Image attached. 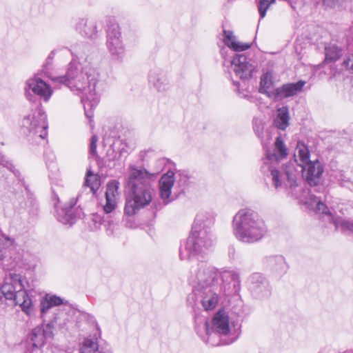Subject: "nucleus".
Segmentation results:
<instances>
[{
  "label": "nucleus",
  "instance_id": "11",
  "mask_svg": "<svg viewBox=\"0 0 353 353\" xmlns=\"http://www.w3.org/2000/svg\"><path fill=\"white\" fill-rule=\"evenodd\" d=\"M25 90L27 99L31 101L34 100V94L39 96L45 101H48L52 94L50 86L40 78L37 77L30 79L26 81Z\"/></svg>",
  "mask_w": 353,
  "mask_h": 353
},
{
  "label": "nucleus",
  "instance_id": "16",
  "mask_svg": "<svg viewBox=\"0 0 353 353\" xmlns=\"http://www.w3.org/2000/svg\"><path fill=\"white\" fill-rule=\"evenodd\" d=\"M305 85V81L302 80L296 83L284 84L272 91V95H274L273 99L276 101L293 97L301 92Z\"/></svg>",
  "mask_w": 353,
  "mask_h": 353
},
{
  "label": "nucleus",
  "instance_id": "43",
  "mask_svg": "<svg viewBox=\"0 0 353 353\" xmlns=\"http://www.w3.org/2000/svg\"><path fill=\"white\" fill-rule=\"evenodd\" d=\"M5 167L8 168L10 170L12 171L16 176H19V172L18 170H13L14 166L12 163L6 162V163H1Z\"/></svg>",
  "mask_w": 353,
  "mask_h": 353
},
{
  "label": "nucleus",
  "instance_id": "17",
  "mask_svg": "<svg viewBox=\"0 0 353 353\" xmlns=\"http://www.w3.org/2000/svg\"><path fill=\"white\" fill-rule=\"evenodd\" d=\"M17 286V292H15L16 294H14V297L11 301H14V305H19L21 307L22 311L29 316L32 312V300L24 290L23 283Z\"/></svg>",
  "mask_w": 353,
  "mask_h": 353
},
{
  "label": "nucleus",
  "instance_id": "14",
  "mask_svg": "<svg viewBox=\"0 0 353 353\" xmlns=\"http://www.w3.org/2000/svg\"><path fill=\"white\" fill-rule=\"evenodd\" d=\"M79 353H112L109 346L96 334L90 336L80 345Z\"/></svg>",
  "mask_w": 353,
  "mask_h": 353
},
{
  "label": "nucleus",
  "instance_id": "19",
  "mask_svg": "<svg viewBox=\"0 0 353 353\" xmlns=\"http://www.w3.org/2000/svg\"><path fill=\"white\" fill-rule=\"evenodd\" d=\"M97 24L92 19L82 18L76 25V30L83 37L94 39L98 36Z\"/></svg>",
  "mask_w": 353,
  "mask_h": 353
},
{
  "label": "nucleus",
  "instance_id": "30",
  "mask_svg": "<svg viewBox=\"0 0 353 353\" xmlns=\"http://www.w3.org/2000/svg\"><path fill=\"white\" fill-rule=\"evenodd\" d=\"M289 112L287 107H282L278 110L277 117L274 121L275 126L280 130H285L289 125Z\"/></svg>",
  "mask_w": 353,
  "mask_h": 353
},
{
  "label": "nucleus",
  "instance_id": "38",
  "mask_svg": "<svg viewBox=\"0 0 353 353\" xmlns=\"http://www.w3.org/2000/svg\"><path fill=\"white\" fill-rule=\"evenodd\" d=\"M105 204L103 206V210L105 214L112 212L117 207L116 199L105 197Z\"/></svg>",
  "mask_w": 353,
  "mask_h": 353
},
{
  "label": "nucleus",
  "instance_id": "48",
  "mask_svg": "<svg viewBox=\"0 0 353 353\" xmlns=\"http://www.w3.org/2000/svg\"><path fill=\"white\" fill-rule=\"evenodd\" d=\"M339 174H340V176H336V177L338 178V180H339V181H346L343 178V173H341V172H340V173H339Z\"/></svg>",
  "mask_w": 353,
  "mask_h": 353
},
{
  "label": "nucleus",
  "instance_id": "22",
  "mask_svg": "<svg viewBox=\"0 0 353 353\" xmlns=\"http://www.w3.org/2000/svg\"><path fill=\"white\" fill-rule=\"evenodd\" d=\"M21 284L22 281L20 275H11L10 279H8V281H6L0 288L4 294L6 299L11 301V299L14 297V294H16L15 292H17V285Z\"/></svg>",
  "mask_w": 353,
  "mask_h": 353
},
{
  "label": "nucleus",
  "instance_id": "33",
  "mask_svg": "<svg viewBox=\"0 0 353 353\" xmlns=\"http://www.w3.org/2000/svg\"><path fill=\"white\" fill-rule=\"evenodd\" d=\"M341 48H338L335 44H327L325 47V61H335L338 60L341 56Z\"/></svg>",
  "mask_w": 353,
  "mask_h": 353
},
{
  "label": "nucleus",
  "instance_id": "12",
  "mask_svg": "<svg viewBox=\"0 0 353 353\" xmlns=\"http://www.w3.org/2000/svg\"><path fill=\"white\" fill-rule=\"evenodd\" d=\"M106 46L112 56L119 58L123 55L125 49L120 28L117 23L110 22L108 26Z\"/></svg>",
  "mask_w": 353,
  "mask_h": 353
},
{
  "label": "nucleus",
  "instance_id": "13",
  "mask_svg": "<svg viewBox=\"0 0 353 353\" xmlns=\"http://www.w3.org/2000/svg\"><path fill=\"white\" fill-rule=\"evenodd\" d=\"M222 285L219 284L220 290H223L228 294H235L240 290L239 274L234 270H223L218 272Z\"/></svg>",
  "mask_w": 353,
  "mask_h": 353
},
{
  "label": "nucleus",
  "instance_id": "41",
  "mask_svg": "<svg viewBox=\"0 0 353 353\" xmlns=\"http://www.w3.org/2000/svg\"><path fill=\"white\" fill-rule=\"evenodd\" d=\"M54 56H55V51L54 50L51 51L50 53L49 54V55L48 56V57L46 60V62L43 65V70H47V67L52 64V60H53Z\"/></svg>",
  "mask_w": 353,
  "mask_h": 353
},
{
  "label": "nucleus",
  "instance_id": "26",
  "mask_svg": "<svg viewBox=\"0 0 353 353\" xmlns=\"http://www.w3.org/2000/svg\"><path fill=\"white\" fill-rule=\"evenodd\" d=\"M75 202H71L68 207L62 208L58 212V220L65 225H72L75 222L73 206Z\"/></svg>",
  "mask_w": 353,
  "mask_h": 353
},
{
  "label": "nucleus",
  "instance_id": "44",
  "mask_svg": "<svg viewBox=\"0 0 353 353\" xmlns=\"http://www.w3.org/2000/svg\"><path fill=\"white\" fill-rule=\"evenodd\" d=\"M51 190H52V199L54 200H57L59 202V199L58 197L57 194L55 192V190H54V188L53 186L51 188Z\"/></svg>",
  "mask_w": 353,
  "mask_h": 353
},
{
  "label": "nucleus",
  "instance_id": "10",
  "mask_svg": "<svg viewBox=\"0 0 353 353\" xmlns=\"http://www.w3.org/2000/svg\"><path fill=\"white\" fill-rule=\"evenodd\" d=\"M230 66L236 76L242 80L250 79L255 70L253 61L244 53L236 54L230 61Z\"/></svg>",
  "mask_w": 353,
  "mask_h": 353
},
{
  "label": "nucleus",
  "instance_id": "45",
  "mask_svg": "<svg viewBox=\"0 0 353 353\" xmlns=\"http://www.w3.org/2000/svg\"><path fill=\"white\" fill-rule=\"evenodd\" d=\"M7 299H6V296L3 293L2 290L0 289V304L4 303Z\"/></svg>",
  "mask_w": 353,
  "mask_h": 353
},
{
  "label": "nucleus",
  "instance_id": "28",
  "mask_svg": "<svg viewBox=\"0 0 353 353\" xmlns=\"http://www.w3.org/2000/svg\"><path fill=\"white\" fill-rule=\"evenodd\" d=\"M273 85V77L270 72L264 73L261 77L259 92L262 94H266L270 98H274L272 91L270 90Z\"/></svg>",
  "mask_w": 353,
  "mask_h": 353
},
{
  "label": "nucleus",
  "instance_id": "5",
  "mask_svg": "<svg viewBox=\"0 0 353 353\" xmlns=\"http://www.w3.org/2000/svg\"><path fill=\"white\" fill-rule=\"evenodd\" d=\"M213 245L212 234L203 219L197 216L194 222L191 234L184 247L180 249L181 260H189L193 257H201L207 254Z\"/></svg>",
  "mask_w": 353,
  "mask_h": 353
},
{
  "label": "nucleus",
  "instance_id": "42",
  "mask_svg": "<svg viewBox=\"0 0 353 353\" xmlns=\"http://www.w3.org/2000/svg\"><path fill=\"white\" fill-rule=\"evenodd\" d=\"M275 260H276V262L278 266H279V268L281 270H283V271H285L286 264L284 261L283 258L281 256H279V257H277Z\"/></svg>",
  "mask_w": 353,
  "mask_h": 353
},
{
  "label": "nucleus",
  "instance_id": "36",
  "mask_svg": "<svg viewBox=\"0 0 353 353\" xmlns=\"http://www.w3.org/2000/svg\"><path fill=\"white\" fill-rule=\"evenodd\" d=\"M253 129L257 137L261 140L262 144L265 146L270 141V136L268 132H266L267 139H263V125L262 121L259 119H255L253 121Z\"/></svg>",
  "mask_w": 353,
  "mask_h": 353
},
{
  "label": "nucleus",
  "instance_id": "21",
  "mask_svg": "<svg viewBox=\"0 0 353 353\" xmlns=\"http://www.w3.org/2000/svg\"><path fill=\"white\" fill-rule=\"evenodd\" d=\"M213 330L222 335H226L230 332L229 318L223 310H219L212 319Z\"/></svg>",
  "mask_w": 353,
  "mask_h": 353
},
{
  "label": "nucleus",
  "instance_id": "6",
  "mask_svg": "<svg viewBox=\"0 0 353 353\" xmlns=\"http://www.w3.org/2000/svg\"><path fill=\"white\" fill-rule=\"evenodd\" d=\"M296 151L299 158L301 171L303 176L310 186H314L313 192H320L323 186H318L324 169L322 163L318 160L310 161V151L305 144L301 141L297 142Z\"/></svg>",
  "mask_w": 353,
  "mask_h": 353
},
{
  "label": "nucleus",
  "instance_id": "31",
  "mask_svg": "<svg viewBox=\"0 0 353 353\" xmlns=\"http://www.w3.org/2000/svg\"><path fill=\"white\" fill-rule=\"evenodd\" d=\"M99 180L98 179L97 176L93 174L91 171L88 170L83 183V188L85 190L88 188L89 192L94 194L99 189Z\"/></svg>",
  "mask_w": 353,
  "mask_h": 353
},
{
  "label": "nucleus",
  "instance_id": "49",
  "mask_svg": "<svg viewBox=\"0 0 353 353\" xmlns=\"http://www.w3.org/2000/svg\"><path fill=\"white\" fill-rule=\"evenodd\" d=\"M233 83H234V84L235 85H236L237 87H239V82L234 81Z\"/></svg>",
  "mask_w": 353,
  "mask_h": 353
},
{
  "label": "nucleus",
  "instance_id": "3",
  "mask_svg": "<svg viewBox=\"0 0 353 353\" xmlns=\"http://www.w3.org/2000/svg\"><path fill=\"white\" fill-rule=\"evenodd\" d=\"M157 175L143 167L131 166L127 185L130 192V199L125 205V214L132 216L140 209L149 205L152 201L154 189L152 183Z\"/></svg>",
  "mask_w": 353,
  "mask_h": 353
},
{
  "label": "nucleus",
  "instance_id": "34",
  "mask_svg": "<svg viewBox=\"0 0 353 353\" xmlns=\"http://www.w3.org/2000/svg\"><path fill=\"white\" fill-rule=\"evenodd\" d=\"M333 223L336 230H341L344 233H353V221L343 219L342 218H336Z\"/></svg>",
  "mask_w": 353,
  "mask_h": 353
},
{
  "label": "nucleus",
  "instance_id": "37",
  "mask_svg": "<svg viewBox=\"0 0 353 353\" xmlns=\"http://www.w3.org/2000/svg\"><path fill=\"white\" fill-rule=\"evenodd\" d=\"M119 183L117 181H111L107 185L105 197L116 199L118 195Z\"/></svg>",
  "mask_w": 353,
  "mask_h": 353
},
{
  "label": "nucleus",
  "instance_id": "40",
  "mask_svg": "<svg viewBox=\"0 0 353 353\" xmlns=\"http://www.w3.org/2000/svg\"><path fill=\"white\" fill-rule=\"evenodd\" d=\"M98 137L97 135H93L90 140L89 152L92 156L97 155V143Z\"/></svg>",
  "mask_w": 353,
  "mask_h": 353
},
{
  "label": "nucleus",
  "instance_id": "9",
  "mask_svg": "<svg viewBox=\"0 0 353 353\" xmlns=\"http://www.w3.org/2000/svg\"><path fill=\"white\" fill-rule=\"evenodd\" d=\"M52 312L56 314L53 319L50 321L45 326H37L34 327L29 334L27 340V345L34 346L33 352L35 353H41V347L48 339L53 337V330L55 326H62L61 323H58L60 319L59 314H57L55 311Z\"/></svg>",
  "mask_w": 353,
  "mask_h": 353
},
{
  "label": "nucleus",
  "instance_id": "25",
  "mask_svg": "<svg viewBox=\"0 0 353 353\" xmlns=\"http://www.w3.org/2000/svg\"><path fill=\"white\" fill-rule=\"evenodd\" d=\"M149 82L159 91H163L168 84V79L161 72L154 70L150 71L149 74Z\"/></svg>",
  "mask_w": 353,
  "mask_h": 353
},
{
  "label": "nucleus",
  "instance_id": "23",
  "mask_svg": "<svg viewBox=\"0 0 353 353\" xmlns=\"http://www.w3.org/2000/svg\"><path fill=\"white\" fill-rule=\"evenodd\" d=\"M224 43L225 44L235 52H241L248 50L251 45L247 43H241L236 41V37L230 30H224Z\"/></svg>",
  "mask_w": 353,
  "mask_h": 353
},
{
  "label": "nucleus",
  "instance_id": "1",
  "mask_svg": "<svg viewBox=\"0 0 353 353\" xmlns=\"http://www.w3.org/2000/svg\"><path fill=\"white\" fill-rule=\"evenodd\" d=\"M99 72L90 63H79L75 59L69 63L66 74L64 76L52 77V81L55 85H64L71 91L81 94V101L83 104L85 116L90 119L93 117L92 109L98 103L96 96V84ZM92 128V123H90Z\"/></svg>",
  "mask_w": 353,
  "mask_h": 353
},
{
  "label": "nucleus",
  "instance_id": "47",
  "mask_svg": "<svg viewBox=\"0 0 353 353\" xmlns=\"http://www.w3.org/2000/svg\"><path fill=\"white\" fill-rule=\"evenodd\" d=\"M124 153H128V150L125 147H123L120 149V154L122 155Z\"/></svg>",
  "mask_w": 353,
  "mask_h": 353
},
{
  "label": "nucleus",
  "instance_id": "32",
  "mask_svg": "<svg viewBox=\"0 0 353 353\" xmlns=\"http://www.w3.org/2000/svg\"><path fill=\"white\" fill-rule=\"evenodd\" d=\"M14 246V240L5 234H0V261L6 256L8 250Z\"/></svg>",
  "mask_w": 353,
  "mask_h": 353
},
{
  "label": "nucleus",
  "instance_id": "15",
  "mask_svg": "<svg viewBox=\"0 0 353 353\" xmlns=\"http://www.w3.org/2000/svg\"><path fill=\"white\" fill-rule=\"evenodd\" d=\"M249 289L252 295L257 299L266 297L270 294L268 281L259 273H254L250 276Z\"/></svg>",
  "mask_w": 353,
  "mask_h": 353
},
{
  "label": "nucleus",
  "instance_id": "2",
  "mask_svg": "<svg viewBox=\"0 0 353 353\" xmlns=\"http://www.w3.org/2000/svg\"><path fill=\"white\" fill-rule=\"evenodd\" d=\"M274 145L272 150H266V157L263 159L262 166L263 172H270L273 184L276 189L283 185L290 190L292 196L296 199L301 198L302 188L299 184V181H301L300 171L296 168L294 163L286 165L282 171L277 170L274 167V165L286 158L288 154V150L281 136L276 138Z\"/></svg>",
  "mask_w": 353,
  "mask_h": 353
},
{
  "label": "nucleus",
  "instance_id": "27",
  "mask_svg": "<svg viewBox=\"0 0 353 353\" xmlns=\"http://www.w3.org/2000/svg\"><path fill=\"white\" fill-rule=\"evenodd\" d=\"M195 330L197 334L203 341L206 340V336L209 334L208 322L205 317L196 314L194 316Z\"/></svg>",
  "mask_w": 353,
  "mask_h": 353
},
{
  "label": "nucleus",
  "instance_id": "18",
  "mask_svg": "<svg viewBox=\"0 0 353 353\" xmlns=\"http://www.w3.org/2000/svg\"><path fill=\"white\" fill-rule=\"evenodd\" d=\"M174 176L175 174L174 172L168 171L159 180L160 196L163 200L165 204H168L171 201L170 198L174 183Z\"/></svg>",
  "mask_w": 353,
  "mask_h": 353
},
{
  "label": "nucleus",
  "instance_id": "39",
  "mask_svg": "<svg viewBox=\"0 0 353 353\" xmlns=\"http://www.w3.org/2000/svg\"><path fill=\"white\" fill-rule=\"evenodd\" d=\"M94 221L96 223H99L100 224H104L105 226L106 225L105 224L106 223V221H105L104 218H101L99 215H95L94 217ZM107 223H108L109 228L107 229L108 234L110 235L112 234L113 228H114V223L112 221H108Z\"/></svg>",
  "mask_w": 353,
  "mask_h": 353
},
{
  "label": "nucleus",
  "instance_id": "20",
  "mask_svg": "<svg viewBox=\"0 0 353 353\" xmlns=\"http://www.w3.org/2000/svg\"><path fill=\"white\" fill-rule=\"evenodd\" d=\"M219 288H213L204 290L201 293L194 294L197 297L201 298V303L205 310H214L219 301V297L216 291Z\"/></svg>",
  "mask_w": 353,
  "mask_h": 353
},
{
  "label": "nucleus",
  "instance_id": "46",
  "mask_svg": "<svg viewBox=\"0 0 353 353\" xmlns=\"http://www.w3.org/2000/svg\"><path fill=\"white\" fill-rule=\"evenodd\" d=\"M350 62V59H347L343 61V65L344 67H345V68H347V67H349Z\"/></svg>",
  "mask_w": 353,
  "mask_h": 353
},
{
  "label": "nucleus",
  "instance_id": "24",
  "mask_svg": "<svg viewBox=\"0 0 353 353\" xmlns=\"http://www.w3.org/2000/svg\"><path fill=\"white\" fill-rule=\"evenodd\" d=\"M313 192V190H310L306 203L314 208L316 212L323 214H328L333 221L334 219V217L330 214L327 207L322 202L321 196L315 195Z\"/></svg>",
  "mask_w": 353,
  "mask_h": 353
},
{
  "label": "nucleus",
  "instance_id": "29",
  "mask_svg": "<svg viewBox=\"0 0 353 353\" xmlns=\"http://www.w3.org/2000/svg\"><path fill=\"white\" fill-rule=\"evenodd\" d=\"M62 299L57 296H46L41 302V314L44 317L46 314L54 306L62 304Z\"/></svg>",
  "mask_w": 353,
  "mask_h": 353
},
{
  "label": "nucleus",
  "instance_id": "35",
  "mask_svg": "<svg viewBox=\"0 0 353 353\" xmlns=\"http://www.w3.org/2000/svg\"><path fill=\"white\" fill-rule=\"evenodd\" d=\"M192 176L186 170H179L176 172L174 180H176L178 185L184 190L190 184Z\"/></svg>",
  "mask_w": 353,
  "mask_h": 353
},
{
  "label": "nucleus",
  "instance_id": "4",
  "mask_svg": "<svg viewBox=\"0 0 353 353\" xmlns=\"http://www.w3.org/2000/svg\"><path fill=\"white\" fill-rule=\"evenodd\" d=\"M233 234L244 243H254L261 240L268 232L264 220L251 209H241L232 220Z\"/></svg>",
  "mask_w": 353,
  "mask_h": 353
},
{
  "label": "nucleus",
  "instance_id": "8",
  "mask_svg": "<svg viewBox=\"0 0 353 353\" xmlns=\"http://www.w3.org/2000/svg\"><path fill=\"white\" fill-rule=\"evenodd\" d=\"M190 281L194 294L201 293L204 290L219 288L218 271L215 268L201 263Z\"/></svg>",
  "mask_w": 353,
  "mask_h": 353
},
{
  "label": "nucleus",
  "instance_id": "7",
  "mask_svg": "<svg viewBox=\"0 0 353 353\" xmlns=\"http://www.w3.org/2000/svg\"><path fill=\"white\" fill-rule=\"evenodd\" d=\"M47 129V116L39 108L32 110L21 121V132L30 141L37 142L39 140H43L48 134Z\"/></svg>",
  "mask_w": 353,
  "mask_h": 353
}]
</instances>
